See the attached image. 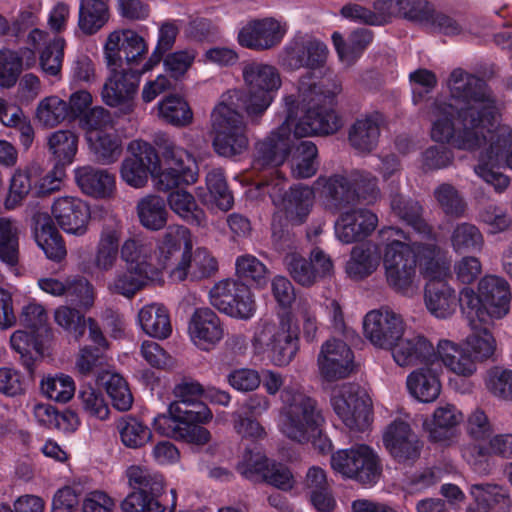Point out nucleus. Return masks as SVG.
I'll return each mask as SVG.
<instances>
[{
    "label": "nucleus",
    "instance_id": "obj_45",
    "mask_svg": "<svg viewBox=\"0 0 512 512\" xmlns=\"http://www.w3.org/2000/svg\"><path fill=\"white\" fill-rule=\"evenodd\" d=\"M331 38L340 60L355 61L372 43L374 34L370 29L359 28L349 35L348 41L338 31L333 32Z\"/></svg>",
    "mask_w": 512,
    "mask_h": 512
},
{
    "label": "nucleus",
    "instance_id": "obj_8",
    "mask_svg": "<svg viewBox=\"0 0 512 512\" xmlns=\"http://www.w3.org/2000/svg\"><path fill=\"white\" fill-rule=\"evenodd\" d=\"M315 198L314 189L302 185H292L282 197V213L273 215L272 240L278 250L290 249L293 244L291 226L306 222Z\"/></svg>",
    "mask_w": 512,
    "mask_h": 512
},
{
    "label": "nucleus",
    "instance_id": "obj_34",
    "mask_svg": "<svg viewBox=\"0 0 512 512\" xmlns=\"http://www.w3.org/2000/svg\"><path fill=\"white\" fill-rule=\"evenodd\" d=\"M395 362L399 366H410L422 363L433 364L435 350L433 345L424 336H415L412 339H400L390 348Z\"/></svg>",
    "mask_w": 512,
    "mask_h": 512
},
{
    "label": "nucleus",
    "instance_id": "obj_14",
    "mask_svg": "<svg viewBox=\"0 0 512 512\" xmlns=\"http://www.w3.org/2000/svg\"><path fill=\"white\" fill-rule=\"evenodd\" d=\"M383 265L388 285L396 292L406 295L416 277V250L408 243L393 240L385 246Z\"/></svg>",
    "mask_w": 512,
    "mask_h": 512
},
{
    "label": "nucleus",
    "instance_id": "obj_42",
    "mask_svg": "<svg viewBox=\"0 0 512 512\" xmlns=\"http://www.w3.org/2000/svg\"><path fill=\"white\" fill-rule=\"evenodd\" d=\"M409 393L419 402L429 403L436 400L441 391V384L436 368L431 365L413 371L407 377Z\"/></svg>",
    "mask_w": 512,
    "mask_h": 512
},
{
    "label": "nucleus",
    "instance_id": "obj_46",
    "mask_svg": "<svg viewBox=\"0 0 512 512\" xmlns=\"http://www.w3.org/2000/svg\"><path fill=\"white\" fill-rule=\"evenodd\" d=\"M138 320L142 330L150 337L166 339L172 333L169 313L163 305L144 306L138 313Z\"/></svg>",
    "mask_w": 512,
    "mask_h": 512
},
{
    "label": "nucleus",
    "instance_id": "obj_32",
    "mask_svg": "<svg viewBox=\"0 0 512 512\" xmlns=\"http://www.w3.org/2000/svg\"><path fill=\"white\" fill-rule=\"evenodd\" d=\"M122 233L121 220L114 216L103 219L95 255V265L98 269L108 271L115 265L119 255Z\"/></svg>",
    "mask_w": 512,
    "mask_h": 512
},
{
    "label": "nucleus",
    "instance_id": "obj_52",
    "mask_svg": "<svg viewBox=\"0 0 512 512\" xmlns=\"http://www.w3.org/2000/svg\"><path fill=\"white\" fill-rule=\"evenodd\" d=\"M38 285L41 290L53 296L65 295L70 297L76 295L78 301L84 304H88V299L92 300V287L84 278L75 279L68 284L54 278H42L39 279Z\"/></svg>",
    "mask_w": 512,
    "mask_h": 512
},
{
    "label": "nucleus",
    "instance_id": "obj_55",
    "mask_svg": "<svg viewBox=\"0 0 512 512\" xmlns=\"http://www.w3.org/2000/svg\"><path fill=\"white\" fill-rule=\"evenodd\" d=\"M318 149L311 141H301L296 147L291 163L294 178L307 179L314 176L318 170Z\"/></svg>",
    "mask_w": 512,
    "mask_h": 512
},
{
    "label": "nucleus",
    "instance_id": "obj_58",
    "mask_svg": "<svg viewBox=\"0 0 512 512\" xmlns=\"http://www.w3.org/2000/svg\"><path fill=\"white\" fill-rule=\"evenodd\" d=\"M417 266L428 281H443L446 274L445 263L439 258V248L436 244H421L417 247Z\"/></svg>",
    "mask_w": 512,
    "mask_h": 512
},
{
    "label": "nucleus",
    "instance_id": "obj_12",
    "mask_svg": "<svg viewBox=\"0 0 512 512\" xmlns=\"http://www.w3.org/2000/svg\"><path fill=\"white\" fill-rule=\"evenodd\" d=\"M252 344L256 352L268 351L275 365H288L299 350V328L289 318L279 326L265 323L254 333Z\"/></svg>",
    "mask_w": 512,
    "mask_h": 512
},
{
    "label": "nucleus",
    "instance_id": "obj_47",
    "mask_svg": "<svg viewBox=\"0 0 512 512\" xmlns=\"http://www.w3.org/2000/svg\"><path fill=\"white\" fill-rule=\"evenodd\" d=\"M206 188L208 193L204 196L198 193L202 202L215 205L222 211L230 210L234 205V197L228 187L222 169H212L206 175Z\"/></svg>",
    "mask_w": 512,
    "mask_h": 512
},
{
    "label": "nucleus",
    "instance_id": "obj_48",
    "mask_svg": "<svg viewBox=\"0 0 512 512\" xmlns=\"http://www.w3.org/2000/svg\"><path fill=\"white\" fill-rule=\"evenodd\" d=\"M108 20V0L80 1L78 27L84 34H96Z\"/></svg>",
    "mask_w": 512,
    "mask_h": 512
},
{
    "label": "nucleus",
    "instance_id": "obj_15",
    "mask_svg": "<svg viewBox=\"0 0 512 512\" xmlns=\"http://www.w3.org/2000/svg\"><path fill=\"white\" fill-rule=\"evenodd\" d=\"M336 415L350 430L364 432L372 422V403L358 384L343 385L331 398Z\"/></svg>",
    "mask_w": 512,
    "mask_h": 512
},
{
    "label": "nucleus",
    "instance_id": "obj_20",
    "mask_svg": "<svg viewBox=\"0 0 512 512\" xmlns=\"http://www.w3.org/2000/svg\"><path fill=\"white\" fill-rule=\"evenodd\" d=\"M363 332L374 346L390 349L403 336L404 322L392 310H371L364 317Z\"/></svg>",
    "mask_w": 512,
    "mask_h": 512
},
{
    "label": "nucleus",
    "instance_id": "obj_3",
    "mask_svg": "<svg viewBox=\"0 0 512 512\" xmlns=\"http://www.w3.org/2000/svg\"><path fill=\"white\" fill-rule=\"evenodd\" d=\"M203 392V386L197 381L183 380L175 385V400L168 406V414L154 417V430L160 435L189 444H207L211 433L203 425L212 420L213 413L200 399Z\"/></svg>",
    "mask_w": 512,
    "mask_h": 512
},
{
    "label": "nucleus",
    "instance_id": "obj_25",
    "mask_svg": "<svg viewBox=\"0 0 512 512\" xmlns=\"http://www.w3.org/2000/svg\"><path fill=\"white\" fill-rule=\"evenodd\" d=\"M353 359L351 348L343 340H327L318 355L320 373L327 381L346 378L353 370Z\"/></svg>",
    "mask_w": 512,
    "mask_h": 512
},
{
    "label": "nucleus",
    "instance_id": "obj_56",
    "mask_svg": "<svg viewBox=\"0 0 512 512\" xmlns=\"http://www.w3.org/2000/svg\"><path fill=\"white\" fill-rule=\"evenodd\" d=\"M473 333L467 337L466 348L468 354L472 355V359L483 361L490 358L496 349V341L492 333L487 328H481L478 321L474 325L468 322Z\"/></svg>",
    "mask_w": 512,
    "mask_h": 512
},
{
    "label": "nucleus",
    "instance_id": "obj_54",
    "mask_svg": "<svg viewBox=\"0 0 512 512\" xmlns=\"http://www.w3.org/2000/svg\"><path fill=\"white\" fill-rule=\"evenodd\" d=\"M91 150L101 164H111L118 160L122 152V142L115 132L99 131L89 136Z\"/></svg>",
    "mask_w": 512,
    "mask_h": 512
},
{
    "label": "nucleus",
    "instance_id": "obj_62",
    "mask_svg": "<svg viewBox=\"0 0 512 512\" xmlns=\"http://www.w3.org/2000/svg\"><path fill=\"white\" fill-rule=\"evenodd\" d=\"M0 261L11 267L19 262L18 229L6 218H0Z\"/></svg>",
    "mask_w": 512,
    "mask_h": 512
},
{
    "label": "nucleus",
    "instance_id": "obj_16",
    "mask_svg": "<svg viewBox=\"0 0 512 512\" xmlns=\"http://www.w3.org/2000/svg\"><path fill=\"white\" fill-rule=\"evenodd\" d=\"M209 298L213 307L232 318L249 320L256 312L250 287L238 280L219 281L210 289Z\"/></svg>",
    "mask_w": 512,
    "mask_h": 512
},
{
    "label": "nucleus",
    "instance_id": "obj_50",
    "mask_svg": "<svg viewBox=\"0 0 512 512\" xmlns=\"http://www.w3.org/2000/svg\"><path fill=\"white\" fill-rule=\"evenodd\" d=\"M170 208L192 226H203L206 222L204 210L198 206L194 196L185 190L172 191L168 196Z\"/></svg>",
    "mask_w": 512,
    "mask_h": 512
},
{
    "label": "nucleus",
    "instance_id": "obj_37",
    "mask_svg": "<svg viewBox=\"0 0 512 512\" xmlns=\"http://www.w3.org/2000/svg\"><path fill=\"white\" fill-rule=\"evenodd\" d=\"M424 300L428 311L440 319L451 316L459 306V295L445 281H428Z\"/></svg>",
    "mask_w": 512,
    "mask_h": 512
},
{
    "label": "nucleus",
    "instance_id": "obj_38",
    "mask_svg": "<svg viewBox=\"0 0 512 512\" xmlns=\"http://www.w3.org/2000/svg\"><path fill=\"white\" fill-rule=\"evenodd\" d=\"M75 180L84 194L96 199L110 197L115 189V176L112 173L91 166L77 168Z\"/></svg>",
    "mask_w": 512,
    "mask_h": 512
},
{
    "label": "nucleus",
    "instance_id": "obj_53",
    "mask_svg": "<svg viewBox=\"0 0 512 512\" xmlns=\"http://www.w3.org/2000/svg\"><path fill=\"white\" fill-rule=\"evenodd\" d=\"M160 116L169 124L185 127L193 120L189 103L180 95L169 94L158 104Z\"/></svg>",
    "mask_w": 512,
    "mask_h": 512
},
{
    "label": "nucleus",
    "instance_id": "obj_2",
    "mask_svg": "<svg viewBox=\"0 0 512 512\" xmlns=\"http://www.w3.org/2000/svg\"><path fill=\"white\" fill-rule=\"evenodd\" d=\"M127 150L129 155L121 164L120 174L122 180L131 187L145 186L149 176L154 179L157 189L164 192L193 184L197 180V162L182 148L174 145L165 147L163 170L159 154L151 143L133 140Z\"/></svg>",
    "mask_w": 512,
    "mask_h": 512
},
{
    "label": "nucleus",
    "instance_id": "obj_41",
    "mask_svg": "<svg viewBox=\"0 0 512 512\" xmlns=\"http://www.w3.org/2000/svg\"><path fill=\"white\" fill-rule=\"evenodd\" d=\"M392 211L407 226L424 239H433L432 227L422 217V206L418 201L396 194L391 199Z\"/></svg>",
    "mask_w": 512,
    "mask_h": 512
},
{
    "label": "nucleus",
    "instance_id": "obj_26",
    "mask_svg": "<svg viewBox=\"0 0 512 512\" xmlns=\"http://www.w3.org/2000/svg\"><path fill=\"white\" fill-rule=\"evenodd\" d=\"M51 212L60 228L69 234L84 235L91 217L87 203L75 197H62L54 201Z\"/></svg>",
    "mask_w": 512,
    "mask_h": 512
},
{
    "label": "nucleus",
    "instance_id": "obj_24",
    "mask_svg": "<svg viewBox=\"0 0 512 512\" xmlns=\"http://www.w3.org/2000/svg\"><path fill=\"white\" fill-rule=\"evenodd\" d=\"M108 68L110 74L101 91L102 101L110 107L132 106L144 71L132 69L117 71L118 67Z\"/></svg>",
    "mask_w": 512,
    "mask_h": 512
},
{
    "label": "nucleus",
    "instance_id": "obj_40",
    "mask_svg": "<svg viewBox=\"0 0 512 512\" xmlns=\"http://www.w3.org/2000/svg\"><path fill=\"white\" fill-rule=\"evenodd\" d=\"M462 413L451 404L438 407L431 420L424 421V428L432 442H447L454 436L455 427L462 421Z\"/></svg>",
    "mask_w": 512,
    "mask_h": 512
},
{
    "label": "nucleus",
    "instance_id": "obj_43",
    "mask_svg": "<svg viewBox=\"0 0 512 512\" xmlns=\"http://www.w3.org/2000/svg\"><path fill=\"white\" fill-rule=\"evenodd\" d=\"M48 147L55 158L54 176L60 181L65 167L73 162L77 153L78 137L70 130H58L50 135Z\"/></svg>",
    "mask_w": 512,
    "mask_h": 512
},
{
    "label": "nucleus",
    "instance_id": "obj_10",
    "mask_svg": "<svg viewBox=\"0 0 512 512\" xmlns=\"http://www.w3.org/2000/svg\"><path fill=\"white\" fill-rule=\"evenodd\" d=\"M211 117L215 131L213 147L218 155L236 158L247 152L249 139L241 113L221 102L214 108Z\"/></svg>",
    "mask_w": 512,
    "mask_h": 512
},
{
    "label": "nucleus",
    "instance_id": "obj_30",
    "mask_svg": "<svg viewBox=\"0 0 512 512\" xmlns=\"http://www.w3.org/2000/svg\"><path fill=\"white\" fill-rule=\"evenodd\" d=\"M194 344L201 350L210 351L223 338L220 318L210 308H197L189 323Z\"/></svg>",
    "mask_w": 512,
    "mask_h": 512
},
{
    "label": "nucleus",
    "instance_id": "obj_33",
    "mask_svg": "<svg viewBox=\"0 0 512 512\" xmlns=\"http://www.w3.org/2000/svg\"><path fill=\"white\" fill-rule=\"evenodd\" d=\"M193 248L190 230L182 225H170L157 242L159 263L167 268L169 263L189 253Z\"/></svg>",
    "mask_w": 512,
    "mask_h": 512
},
{
    "label": "nucleus",
    "instance_id": "obj_18",
    "mask_svg": "<svg viewBox=\"0 0 512 512\" xmlns=\"http://www.w3.org/2000/svg\"><path fill=\"white\" fill-rule=\"evenodd\" d=\"M383 444L391 458L405 467L416 463L423 448V443L411 426L400 419L387 426L383 434Z\"/></svg>",
    "mask_w": 512,
    "mask_h": 512
},
{
    "label": "nucleus",
    "instance_id": "obj_49",
    "mask_svg": "<svg viewBox=\"0 0 512 512\" xmlns=\"http://www.w3.org/2000/svg\"><path fill=\"white\" fill-rule=\"evenodd\" d=\"M97 382L104 386L116 410L126 412L132 407L134 398L127 380L122 375L106 371L98 377Z\"/></svg>",
    "mask_w": 512,
    "mask_h": 512
},
{
    "label": "nucleus",
    "instance_id": "obj_23",
    "mask_svg": "<svg viewBox=\"0 0 512 512\" xmlns=\"http://www.w3.org/2000/svg\"><path fill=\"white\" fill-rule=\"evenodd\" d=\"M285 263L293 280L304 287L312 286L318 279L330 274L333 269L330 257L319 248L311 251L309 259L298 253L287 254Z\"/></svg>",
    "mask_w": 512,
    "mask_h": 512
},
{
    "label": "nucleus",
    "instance_id": "obj_6",
    "mask_svg": "<svg viewBox=\"0 0 512 512\" xmlns=\"http://www.w3.org/2000/svg\"><path fill=\"white\" fill-rule=\"evenodd\" d=\"M511 293L508 282L499 276L488 275L478 283V291L464 287L459 293V307L468 322L487 324L501 319L510 309Z\"/></svg>",
    "mask_w": 512,
    "mask_h": 512
},
{
    "label": "nucleus",
    "instance_id": "obj_5",
    "mask_svg": "<svg viewBox=\"0 0 512 512\" xmlns=\"http://www.w3.org/2000/svg\"><path fill=\"white\" fill-rule=\"evenodd\" d=\"M452 107L439 108V114L432 124L431 138L435 142L447 143L460 150H476L485 140L483 128H487L492 119V107H486L481 111L474 109H459L457 121L460 129L455 127V117Z\"/></svg>",
    "mask_w": 512,
    "mask_h": 512
},
{
    "label": "nucleus",
    "instance_id": "obj_36",
    "mask_svg": "<svg viewBox=\"0 0 512 512\" xmlns=\"http://www.w3.org/2000/svg\"><path fill=\"white\" fill-rule=\"evenodd\" d=\"M384 123V115L374 111L357 119L348 134L350 145L359 152L369 153L374 150L380 137V127Z\"/></svg>",
    "mask_w": 512,
    "mask_h": 512
},
{
    "label": "nucleus",
    "instance_id": "obj_4",
    "mask_svg": "<svg viewBox=\"0 0 512 512\" xmlns=\"http://www.w3.org/2000/svg\"><path fill=\"white\" fill-rule=\"evenodd\" d=\"M281 399L285 403L280 413L281 433L296 443H311L323 454L330 452L332 442L324 434L325 418L317 400L288 388L282 391Z\"/></svg>",
    "mask_w": 512,
    "mask_h": 512
},
{
    "label": "nucleus",
    "instance_id": "obj_19",
    "mask_svg": "<svg viewBox=\"0 0 512 512\" xmlns=\"http://www.w3.org/2000/svg\"><path fill=\"white\" fill-rule=\"evenodd\" d=\"M59 187V178L49 180V176L41 177L35 168L17 169L13 174L4 207L13 210L31 194L32 197L46 196Z\"/></svg>",
    "mask_w": 512,
    "mask_h": 512
},
{
    "label": "nucleus",
    "instance_id": "obj_9",
    "mask_svg": "<svg viewBox=\"0 0 512 512\" xmlns=\"http://www.w3.org/2000/svg\"><path fill=\"white\" fill-rule=\"evenodd\" d=\"M47 313L37 303H29L22 308L19 322L27 330H17L10 338L11 348L19 354V360L28 373L34 371L36 357L44 353V337L49 333Z\"/></svg>",
    "mask_w": 512,
    "mask_h": 512
},
{
    "label": "nucleus",
    "instance_id": "obj_13",
    "mask_svg": "<svg viewBox=\"0 0 512 512\" xmlns=\"http://www.w3.org/2000/svg\"><path fill=\"white\" fill-rule=\"evenodd\" d=\"M331 467L344 477L369 486L375 485L382 474L379 455L366 444L337 451L331 457Z\"/></svg>",
    "mask_w": 512,
    "mask_h": 512
},
{
    "label": "nucleus",
    "instance_id": "obj_51",
    "mask_svg": "<svg viewBox=\"0 0 512 512\" xmlns=\"http://www.w3.org/2000/svg\"><path fill=\"white\" fill-rule=\"evenodd\" d=\"M140 223L149 230L157 231L167 223L166 202L163 198L149 195L142 198L137 205Z\"/></svg>",
    "mask_w": 512,
    "mask_h": 512
},
{
    "label": "nucleus",
    "instance_id": "obj_1",
    "mask_svg": "<svg viewBox=\"0 0 512 512\" xmlns=\"http://www.w3.org/2000/svg\"><path fill=\"white\" fill-rule=\"evenodd\" d=\"M329 50L317 39L296 37L282 52V63L291 70L306 68L299 80L300 101L294 95L284 97L285 119L263 140L256 142L252 167L256 170L282 165L294 147V139L336 133L342 119L335 106L342 91L341 81L327 72Z\"/></svg>",
    "mask_w": 512,
    "mask_h": 512
},
{
    "label": "nucleus",
    "instance_id": "obj_7",
    "mask_svg": "<svg viewBox=\"0 0 512 512\" xmlns=\"http://www.w3.org/2000/svg\"><path fill=\"white\" fill-rule=\"evenodd\" d=\"M243 78L247 92L242 93L237 99L242 101L251 122L258 124L281 87L280 74L272 65L253 62L244 67Z\"/></svg>",
    "mask_w": 512,
    "mask_h": 512
},
{
    "label": "nucleus",
    "instance_id": "obj_57",
    "mask_svg": "<svg viewBox=\"0 0 512 512\" xmlns=\"http://www.w3.org/2000/svg\"><path fill=\"white\" fill-rule=\"evenodd\" d=\"M495 125L496 119L494 120L493 126L490 128H483L482 130L485 135V140L480 144V147L488 141L490 144L487 150L484 153H481L480 158L503 161L512 146V129L501 127L494 130Z\"/></svg>",
    "mask_w": 512,
    "mask_h": 512
},
{
    "label": "nucleus",
    "instance_id": "obj_63",
    "mask_svg": "<svg viewBox=\"0 0 512 512\" xmlns=\"http://www.w3.org/2000/svg\"><path fill=\"white\" fill-rule=\"evenodd\" d=\"M378 258L370 248L355 246L346 264V273L354 280H362L371 275L377 268Z\"/></svg>",
    "mask_w": 512,
    "mask_h": 512
},
{
    "label": "nucleus",
    "instance_id": "obj_44",
    "mask_svg": "<svg viewBox=\"0 0 512 512\" xmlns=\"http://www.w3.org/2000/svg\"><path fill=\"white\" fill-rule=\"evenodd\" d=\"M155 267L152 264H138L128 266L127 269L118 273L113 281V291L127 298H132L138 291L143 289L149 280L153 278Z\"/></svg>",
    "mask_w": 512,
    "mask_h": 512
},
{
    "label": "nucleus",
    "instance_id": "obj_35",
    "mask_svg": "<svg viewBox=\"0 0 512 512\" xmlns=\"http://www.w3.org/2000/svg\"><path fill=\"white\" fill-rule=\"evenodd\" d=\"M435 357L431 366L440 367L441 363L455 374L470 376L476 371V364L472 355L468 354L465 348L455 342L442 339L437 344Z\"/></svg>",
    "mask_w": 512,
    "mask_h": 512
},
{
    "label": "nucleus",
    "instance_id": "obj_61",
    "mask_svg": "<svg viewBox=\"0 0 512 512\" xmlns=\"http://www.w3.org/2000/svg\"><path fill=\"white\" fill-rule=\"evenodd\" d=\"M117 429L122 443L129 448H140L152 437L149 427L131 416L122 417L117 424Z\"/></svg>",
    "mask_w": 512,
    "mask_h": 512
},
{
    "label": "nucleus",
    "instance_id": "obj_27",
    "mask_svg": "<svg viewBox=\"0 0 512 512\" xmlns=\"http://www.w3.org/2000/svg\"><path fill=\"white\" fill-rule=\"evenodd\" d=\"M378 217L368 209H352L342 213L335 223V234L345 244L362 241L376 229Z\"/></svg>",
    "mask_w": 512,
    "mask_h": 512
},
{
    "label": "nucleus",
    "instance_id": "obj_39",
    "mask_svg": "<svg viewBox=\"0 0 512 512\" xmlns=\"http://www.w3.org/2000/svg\"><path fill=\"white\" fill-rule=\"evenodd\" d=\"M474 505L466 512H510L512 501L506 491L494 484H475L470 491Z\"/></svg>",
    "mask_w": 512,
    "mask_h": 512
},
{
    "label": "nucleus",
    "instance_id": "obj_29",
    "mask_svg": "<svg viewBox=\"0 0 512 512\" xmlns=\"http://www.w3.org/2000/svg\"><path fill=\"white\" fill-rule=\"evenodd\" d=\"M218 270L217 260L206 248H197L194 253L182 254L180 261L171 270L170 277L174 281L182 282L186 279L199 281L214 275Z\"/></svg>",
    "mask_w": 512,
    "mask_h": 512
},
{
    "label": "nucleus",
    "instance_id": "obj_31",
    "mask_svg": "<svg viewBox=\"0 0 512 512\" xmlns=\"http://www.w3.org/2000/svg\"><path fill=\"white\" fill-rule=\"evenodd\" d=\"M33 234L37 245L49 260L61 262L67 255L65 242L48 213L33 216Z\"/></svg>",
    "mask_w": 512,
    "mask_h": 512
},
{
    "label": "nucleus",
    "instance_id": "obj_28",
    "mask_svg": "<svg viewBox=\"0 0 512 512\" xmlns=\"http://www.w3.org/2000/svg\"><path fill=\"white\" fill-rule=\"evenodd\" d=\"M327 210L338 212L357 201L352 181L342 174L319 176L314 183Z\"/></svg>",
    "mask_w": 512,
    "mask_h": 512
},
{
    "label": "nucleus",
    "instance_id": "obj_60",
    "mask_svg": "<svg viewBox=\"0 0 512 512\" xmlns=\"http://www.w3.org/2000/svg\"><path fill=\"white\" fill-rule=\"evenodd\" d=\"M235 268L240 279L257 288L266 286L269 281V270L258 258L251 254L238 256Z\"/></svg>",
    "mask_w": 512,
    "mask_h": 512
},
{
    "label": "nucleus",
    "instance_id": "obj_11",
    "mask_svg": "<svg viewBox=\"0 0 512 512\" xmlns=\"http://www.w3.org/2000/svg\"><path fill=\"white\" fill-rule=\"evenodd\" d=\"M132 488L121 502L123 512H165L159 498L164 490V478L147 467L132 465L126 470Z\"/></svg>",
    "mask_w": 512,
    "mask_h": 512
},
{
    "label": "nucleus",
    "instance_id": "obj_21",
    "mask_svg": "<svg viewBox=\"0 0 512 512\" xmlns=\"http://www.w3.org/2000/svg\"><path fill=\"white\" fill-rule=\"evenodd\" d=\"M148 46L137 32L127 29L109 34L104 46L108 67H121L123 60L128 65L137 64L147 53Z\"/></svg>",
    "mask_w": 512,
    "mask_h": 512
},
{
    "label": "nucleus",
    "instance_id": "obj_59",
    "mask_svg": "<svg viewBox=\"0 0 512 512\" xmlns=\"http://www.w3.org/2000/svg\"><path fill=\"white\" fill-rule=\"evenodd\" d=\"M451 244L458 254L474 253L482 249L483 235L479 228L471 223H460L454 228L451 235Z\"/></svg>",
    "mask_w": 512,
    "mask_h": 512
},
{
    "label": "nucleus",
    "instance_id": "obj_17",
    "mask_svg": "<svg viewBox=\"0 0 512 512\" xmlns=\"http://www.w3.org/2000/svg\"><path fill=\"white\" fill-rule=\"evenodd\" d=\"M449 82L451 95L467 104L461 109L481 111L488 106L492 107V119L487 124V128L493 126L495 116H497V107L495 100L487 93V83L482 78L460 68L451 72Z\"/></svg>",
    "mask_w": 512,
    "mask_h": 512
},
{
    "label": "nucleus",
    "instance_id": "obj_64",
    "mask_svg": "<svg viewBox=\"0 0 512 512\" xmlns=\"http://www.w3.org/2000/svg\"><path fill=\"white\" fill-rule=\"evenodd\" d=\"M487 390L496 398L512 401V370L502 366L489 368L485 376Z\"/></svg>",
    "mask_w": 512,
    "mask_h": 512
},
{
    "label": "nucleus",
    "instance_id": "obj_22",
    "mask_svg": "<svg viewBox=\"0 0 512 512\" xmlns=\"http://www.w3.org/2000/svg\"><path fill=\"white\" fill-rule=\"evenodd\" d=\"M287 24L272 17L249 21L238 33V43L245 48L264 51L281 43Z\"/></svg>",
    "mask_w": 512,
    "mask_h": 512
}]
</instances>
